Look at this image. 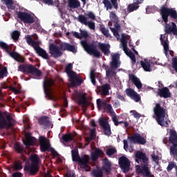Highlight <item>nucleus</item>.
I'll use <instances>...</instances> for the list:
<instances>
[{
    "mask_svg": "<svg viewBox=\"0 0 177 177\" xmlns=\"http://www.w3.org/2000/svg\"><path fill=\"white\" fill-rule=\"evenodd\" d=\"M115 153H117V149H115V148H109L106 149V156H109V157H110V156H113Z\"/></svg>",
    "mask_w": 177,
    "mask_h": 177,
    "instance_id": "nucleus-54",
    "label": "nucleus"
},
{
    "mask_svg": "<svg viewBox=\"0 0 177 177\" xmlns=\"http://www.w3.org/2000/svg\"><path fill=\"white\" fill-rule=\"evenodd\" d=\"M136 162L138 164H147L149 162V158L147 157L146 154L140 151H137L136 153Z\"/></svg>",
    "mask_w": 177,
    "mask_h": 177,
    "instance_id": "nucleus-20",
    "label": "nucleus"
},
{
    "mask_svg": "<svg viewBox=\"0 0 177 177\" xmlns=\"http://www.w3.org/2000/svg\"><path fill=\"white\" fill-rule=\"evenodd\" d=\"M10 56L12 57V59H15L16 62H18L19 63H24L26 62V59L23 57L20 54H19L17 52H11L10 53Z\"/></svg>",
    "mask_w": 177,
    "mask_h": 177,
    "instance_id": "nucleus-31",
    "label": "nucleus"
},
{
    "mask_svg": "<svg viewBox=\"0 0 177 177\" xmlns=\"http://www.w3.org/2000/svg\"><path fill=\"white\" fill-rule=\"evenodd\" d=\"M171 26H169L168 23H165V31L166 34H171L172 32L173 35H176V38H177V26L176 24L174 22H171Z\"/></svg>",
    "mask_w": 177,
    "mask_h": 177,
    "instance_id": "nucleus-23",
    "label": "nucleus"
},
{
    "mask_svg": "<svg viewBox=\"0 0 177 177\" xmlns=\"http://www.w3.org/2000/svg\"><path fill=\"white\" fill-rule=\"evenodd\" d=\"M8 75V69L4 67L1 71H0V78H5Z\"/></svg>",
    "mask_w": 177,
    "mask_h": 177,
    "instance_id": "nucleus-56",
    "label": "nucleus"
},
{
    "mask_svg": "<svg viewBox=\"0 0 177 177\" xmlns=\"http://www.w3.org/2000/svg\"><path fill=\"white\" fill-rule=\"evenodd\" d=\"M172 67L177 73V57H174L172 59Z\"/></svg>",
    "mask_w": 177,
    "mask_h": 177,
    "instance_id": "nucleus-61",
    "label": "nucleus"
},
{
    "mask_svg": "<svg viewBox=\"0 0 177 177\" xmlns=\"http://www.w3.org/2000/svg\"><path fill=\"white\" fill-rule=\"evenodd\" d=\"M160 41L163 46L165 52H168V50H169V44H168V40H164L162 38V35H160Z\"/></svg>",
    "mask_w": 177,
    "mask_h": 177,
    "instance_id": "nucleus-43",
    "label": "nucleus"
},
{
    "mask_svg": "<svg viewBox=\"0 0 177 177\" xmlns=\"http://www.w3.org/2000/svg\"><path fill=\"white\" fill-rule=\"evenodd\" d=\"M71 156L73 161L78 162L80 168H82V169H84L86 172L91 171L89 157L87 155L80 157L78 149H75L71 151Z\"/></svg>",
    "mask_w": 177,
    "mask_h": 177,
    "instance_id": "nucleus-2",
    "label": "nucleus"
},
{
    "mask_svg": "<svg viewBox=\"0 0 177 177\" xmlns=\"http://www.w3.org/2000/svg\"><path fill=\"white\" fill-rule=\"evenodd\" d=\"M87 16L91 20H96V16H95V14H93V12H92L91 11L87 13Z\"/></svg>",
    "mask_w": 177,
    "mask_h": 177,
    "instance_id": "nucleus-64",
    "label": "nucleus"
},
{
    "mask_svg": "<svg viewBox=\"0 0 177 177\" xmlns=\"http://www.w3.org/2000/svg\"><path fill=\"white\" fill-rule=\"evenodd\" d=\"M111 68L117 69L121 66V62H120V54H115L112 55V61L110 62Z\"/></svg>",
    "mask_w": 177,
    "mask_h": 177,
    "instance_id": "nucleus-26",
    "label": "nucleus"
},
{
    "mask_svg": "<svg viewBox=\"0 0 177 177\" xmlns=\"http://www.w3.org/2000/svg\"><path fill=\"white\" fill-rule=\"evenodd\" d=\"M101 95L103 96H107L110 95L109 91L111 89L110 84H105L101 86Z\"/></svg>",
    "mask_w": 177,
    "mask_h": 177,
    "instance_id": "nucleus-34",
    "label": "nucleus"
},
{
    "mask_svg": "<svg viewBox=\"0 0 177 177\" xmlns=\"http://www.w3.org/2000/svg\"><path fill=\"white\" fill-rule=\"evenodd\" d=\"M102 168L106 174H110L111 172V162H109V158H105L103 160Z\"/></svg>",
    "mask_w": 177,
    "mask_h": 177,
    "instance_id": "nucleus-32",
    "label": "nucleus"
},
{
    "mask_svg": "<svg viewBox=\"0 0 177 177\" xmlns=\"http://www.w3.org/2000/svg\"><path fill=\"white\" fill-rule=\"evenodd\" d=\"M15 127V119L11 115L8 114L6 116L0 111V129H10Z\"/></svg>",
    "mask_w": 177,
    "mask_h": 177,
    "instance_id": "nucleus-6",
    "label": "nucleus"
},
{
    "mask_svg": "<svg viewBox=\"0 0 177 177\" xmlns=\"http://www.w3.org/2000/svg\"><path fill=\"white\" fill-rule=\"evenodd\" d=\"M26 42L27 44H28V45H31V44L32 43H35V41H34L32 39V38H31V36L28 35L27 37H26Z\"/></svg>",
    "mask_w": 177,
    "mask_h": 177,
    "instance_id": "nucleus-63",
    "label": "nucleus"
},
{
    "mask_svg": "<svg viewBox=\"0 0 177 177\" xmlns=\"http://www.w3.org/2000/svg\"><path fill=\"white\" fill-rule=\"evenodd\" d=\"M119 165L124 174L129 172V168L131 167V161L126 156H121L119 158Z\"/></svg>",
    "mask_w": 177,
    "mask_h": 177,
    "instance_id": "nucleus-14",
    "label": "nucleus"
},
{
    "mask_svg": "<svg viewBox=\"0 0 177 177\" xmlns=\"http://www.w3.org/2000/svg\"><path fill=\"white\" fill-rule=\"evenodd\" d=\"M99 124L103 129L104 135L110 136V135H111V127H110V124H109V120L104 118H100Z\"/></svg>",
    "mask_w": 177,
    "mask_h": 177,
    "instance_id": "nucleus-12",
    "label": "nucleus"
},
{
    "mask_svg": "<svg viewBox=\"0 0 177 177\" xmlns=\"http://www.w3.org/2000/svg\"><path fill=\"white\" fill-rule=\"evenodd\" d=\"M166 112L167 109L161 106V104H156V106L153 108V113L156 117V122L158 125H160V127H165V128H168V127H169V124L167 121H165Z\"/></svg>",
    "mask_w": 177,
    "mask_h": 177,
    "instance_id": "nucleus-3",
    "label": "nucleus"
},
{
    "mask_svg": "<svg viewBox=\"0 0 177 177\" xmlns=\"http://www.w3.org/2000/svg\"><path fill=\"white\" fill-rule=\"evenodd\" d=\"M136 171L143 175V176H151V171H150V168H149V162L137 165Z\"/></svg>",
    "mask_w": 177,
    "mask_h": 177,
    "instance_id": "nucleus-16",
    "label": "nucleus"
},
{
    "mask_svg": "<svg viewBox=\"0 0 177 177\" xmlns=\"http://www.w3.org/2000/svg\"><path fill=\"white\" fill-rule=\"evenodd\" d=\"M127 138L130 143H134V145H146L147 142L146 138L142 137L139 133H135L133 136H128Z\"/></svg>",
    "mask_w": 177,
    "mask_h": 177,
    "instance_id": "nucleus-13",
    "label": "nucleus"
},
{
    "mask_svg": "<svg viewBox=\"0 0 177 177\" xmlns=\"http://www.w3.org/2000/svg\"><path fill=\"white\" fill-rule=\"evenodd\" d=\"M60 48L61 50H67L68 52H72V53H77L78 51L75 45L70 44L69 43H62L60 44Z\"/></svg>",
    "mask_w": 177,
    "mask_h": 177,
    "instance_id": "nucleus-25",
    "label": "nucleus"
},
{
    "mask_svg": "<svg viewBox=\"0 0 177 177\" xmlns=\"http://www.w3.org/2000/svg\"><path fill=\"white\" fill-rule=\"evenodd\" d=\"M14 169L15 171H20L21 169H23V162L20 160H17L14 163Z\"/></svg>",
    "mask_w": 177,
    "mask_h": 177,
    "instance_id": "nucleus-48",
    "label": "nucleus"
},
{
    "mask_svg": "<svg viewBox=\"0 0 177 177\" xmlns=\"http://www.w3.org/2000/svg\"><path fill=\"white\" fill-rule=\"evenodd\" d=\"M86 26H88L90 30H95V22L93 21H88Z\"/></svg>",
    "mask_w": 177,
    "mask_h": 177,
    "instance_id": "nucleus-62",
    "label": "nucleus"
},
{
    "mask_svg": "<svg viewBox=\"0 0 177 177\" xmlns=\"http://www.w3.org/2000/svg\"><path fill=\"white\" fill-rule=\"evenodd\" d=\"M77 21L81 23V24L86 26L88 23V18L84 15H79Z\"/></svg>",
    "mask_w": 177,
    "mask_h": 177,
    "instance_id": "nucleus-46",
    "label": "nucleus"
},
{
    "mask_svg": "<svg viewBox=\"0 0 177 177\" xmlns=\"http://www.w3.org/2000/svg\"><path fill=\"white\" fill-rule=\"evenodd\" d=\"M88 35L86 30L80 31V39H82V38H88Z\"/></svg>",
    "mask_w": 177,
    "mask_h": 177,
    "instance_id": "nucleus-60",
    "label": "nucleus"
},
{
    "mask_svg": "<svg viewBox=\"0 0 177 177\" xmlns=\"http://www.w3.org/2000/svg\"><path fill=\"white\" fill-rule=\"evenodd\" d=\"M68 5L72 9H77L81 6V3L78 0H69Z\"/></svg>",
    "mask_w": 177,
    "mask_h": 177,
    "instance_id": "nucleus-39",
    "label": "nucleus"
},
{
    "mask_svg": "<svg viewBox=\"0 0 177 177\" xmlns=\"http://www.w3.org/2000/svg\"><path fill=\"white\" fill-rule=\"evenodd\" d=\"M176 163H175V162H171L170 163H169L167 167V172H171V171H172V169H174V168H175V169H176Z\"/></svg>",
    "mask_w": 177,
    "mask_h": 177,
    "instance_id": "nucleus-53",
    "label": "nucleus"
},
{
    "mask_svg": "<svg viewBox=\"0 0 177 177\" xmlns=\"http://www.w3.org/2000/svg\"><path fill=\"white\" fill-rule=\"evenodd\" d=\"M36 53H37L39 56H40L41 57H42V59H44L45 60H49L50 59L48 53H46V51L41 47H38L36 48Z\"/></svg>",
    "mask_w": 177,
    "mask_h": 177,
    "instance_id": "nucleus-30",
    "label": "nucleus"
},
{
    "mask_svg": "<svg viewBox=\"0 0 177 177\" xmlns=\"http://www.w3.org/2000/svg\"><path fill=\"white\" fill-rule=\"evenodd\" d=\"M109 17L113 21V23H120V20L118 19V17L114 13V12H111L109 14Z\"/></svg>",
    "mask_w": 177,
    "mask_h": 177,
    "instance_id": "nucleus-51",
    "label": "nucleus"
},
{
    "mask_svg": "<svg viewBox=\"0 0 177 177\" xmlns=\"http://www.w3.org/2000/svg\"><path fill=\"white\" fill-rule=\"evenodd\" d=\"M125 93L127 96L131 98L132 100H134L136 103L140 102L141 97L140 95L133 90V88H128L125 90Z\"/></svg>",
    "mask_w": 177,
    "mask_h": 177,
    "instance_id": "nucleus-19",
    "label": "nucleus"
},
{
    "mask_svg": "<svg viewBox=\"0 0 177 177\" xmlns=\"http://www.w3.org/2000/svg\"><path fill=\"white\" fill-rule=\"evenodd\" d=\"M19 71L24 73V74H31L35 77H41L42 72L37 67L31 64H21L18 66Z\"/></svg>",
    "mask_w": 177,
    "mask_h": 177,
    "instance_id": "nucleus-8",
    "label": "nucleus"
},
{
    "mask_svg": "<svg viewBox=\"0 0 177 177\" xmlns=\"http://www.w3.org/2000/svg\"><path fill=\"white\" fill-rule=\"evenodd\" d=\"M169 143L170 145H177V133L176 131L174 129H170Z\"/></svg>",
    "mask_w": 177,
    "mask_h": 177,
    "instance_id": "nucleus-29",
    "label": "nucleus"
},
{
    "mask_svg": "<svg viewBox=\"0 0 177 177\" xmlns=\"http://www.w3.org/2000/svg\"><path fill=\"white\" fill-rule=\"evenodd\" d=\"M0 48H1V49H3V50H6V52H7L8 55H10V53H12V52H10V50L9 49V46L3 41H0Z\"/></svg>",
    "mask_w": 177,
    "mask_h": 177,
    "instance_id": "nucleus-49",
    "label": "nucleus"
},
{
    "mask_svg": "<svg viewBox=\"0 0 177 177\" xmlns=\"http://www.w3.org/2000/svg\"><path fill=\"white\" fill-rule=\"evenodd\" d=\"M160 16H162L164 23H168V17H169V16L171 19L176 20L177 12L176 10L174 8H167L166 6H162L160 8Z\"/></svg>",
    "mask_w": 177,
    "mask_h": 177,
    "instance_id": "nucleus-9",
    "label": "nucleus"
},
{
    "mask_svg": "<svg viewBox=\"0 0 177 177\" xmlns=\"http://www.w3.org/2000/svg\"><path fill=\"white\" fill-rule=\"evenodd\" d=\"M170 156L177 160V145H172L169 148Z\"/></svg>",
    "mask_w": 177,
    "mask_h": 177,
    "instance_id": "nucleus-41",
    "label": "nucleus"
},
{
    "mask_svg": "<svg viewBox=\"0 0 177 177\" xmlns=\"http://www.w3.org/2000/svg\"><path fill=\"white\" fill-rule=\"evenodd\" d=\"M50 122L49 120H48V116H42L38 120V124L43 127H49Z\"/></svg>",
    "mask_w": 177,
    "mask_h": 177,
    "instance_id": "nucleus-38",
    "label": "nucleus"
},
{
    "mask_svg": "<svg viewBox=\"0 0 177 177\" xmlns=\"http://www.w3.org/2000/svg\"><path fill=\"white\" fill-rule=\"evenodd\" d=\"M157 95L158 96H160V97H164V99H168V97H171L172 95L168 87H162L161 88H158Z\"/></svg>",
    "mask_w": 177,
    "mask_h": 177,
    "instance_id": "nucleus-24",
    "label": "nucleus"
},
{
    "mask_svg": "<svg viewBox=\"0 0 177 177\" xmlns=\"http://www.w3.org/2000/svg\"><path fill=\"white\" fill-rule=\"evenodd\" d=\"M157 12V7L156 6H148L146 8V13L150 15V13H156Z\"/></svg>",
    "mask_w": 177,
    "mask_h": 177,
    "instance_id": "nucleus-47",
    "label": "nucleus"
},
{
    "mask_svg": "<svg viewBox=\"0 0 177 177\" xmlns=\"http://www.w3.org/2000/svg\"><path fill=\"white\" fill-rule=\"evenodd\" d=\"M78 104L82 105V107H88L91 104L89 102H88V100H86V97L84 95V94H80L79 95V100H78Z\"/></svg>",
    "mask_w": 177,
    "mask_h": 177,
    "instance_id": "nucleus-33",
    "label": "nucleus"
},
{
    "mask_svg": "<svg viewBox=\"0 0 177 177\" xmlns=\"http://www.w3.org/2000/svg\"><path fill=\"white\" fill-rule=\"evenodd\" d=\"M62 50H63L60 48V44L59 46H57L56 44H51L49 46V53L55 59H57L58 57L63 56V52Z\"/></svg>",
    "mask_w": 177,
    "mask_h": 177,
    "instance_id": "nucleus-15",
    "label": "nucleus"
},
{
    "mask_svg": "<svg viewBox=\"0 0 177 177\" xmlns=\"http://www.w3.org/2000/svg\"><path fill=\"white\" fill-rule=\"evenodd\" d=\"M141 67H142L143 70L147 72L151 71V66L150 65V61L145 59L144 61H140Z\"/></svg>",
    "mask_w": 177,
    "mask_h": 177,
    "instance_id": "nucleus-35",
    "label": "nucleus"
},
{
    "mask_svg": "<svg viewBox=\"0 0 177 177\" xmlns=\"http://www.w3.org/2000/svg\"><path fill=\"white\" fill-rule=\"evenodd\" d=\"M14 149L19 154H23V153H24V147L19 142H15L14 145Z\"/></svg>",
    "mask_w": 177,
    "mask_h": 177,
    "instance_id": "nucleus-42",
    "label": "nucleus"
},
{
    "mask_svg": "<svg viewBox=\"0 0 177 177\" xmlns=\"http://www.w3.org/2000/svg\"><path fill=\"white\" fill-rule=\"evenodd\" d=\"M30 164L28 163L25 165L24 170L28 172L31 176H35L36 174L39 172V165H41V158L39 156L35 153L30 156Z\"/></svg>",
    "mask_w": 177,
    "mask_h": 177,
    "instance_id": "nucleus-1",
    "label": "nucleus"
},
{
    "mask_svg": "<svg viewBox=\"0 0 177 177\" xmlns=\"http://www.w3.org/2000/svg\"><path fill=\"white\" fill-rule=\"evenodd\" d=\"M17 17L26 24H32L34 23V17L28 12L19 11L17 12Z\"/></svg>",
    "mask_w": 177,
    "mask_h": 177,
    "instance_id": "nucleus-17",
    "label": "nucleus"
},
{
    "mask_svg": "<svg viewBox=\"0 0 177 177\" xmlns=\"http://www.w3.org/2000/svg\"><path fill=\"white\" fill-rule=\"evenodd\" d=\"M107 106V101L101 99L97 100V106L98 110H106V106Z\"/></svg>",
    "mask_w": 177,
    "mask_h": 177,
    "instance_id": "nucleus-37",
    "label": "nucleus"
},
{
    "mask_svg": "<svg viewBox=\"0 0 177 177\" xmlns=\"http://www.w3.org/2000/svg\"><path fill=\"white\" fill-rule=\"evenodd\" d=\"M81 45L84 48V50L89 55H93L94 57H100V51L97 50L95 44H88L86 40H83L81 41Z\"/></svg>",
    "mask_w": 177,
    "mask_h": 177,
    "instance_id": "nucleus-10",
    "label": "nucleus"
},
{
    "mask_svg": "<svg viewBox=\"0 0 177 177\" xmlns=\"http://www.w3.org/2000/svg\"><path fill=\"white\" fill-rule=\"evenodd\" d=\"M100 31L103 34V35L106 36V38H109V37H110L109 29L106 28L104 26H101Z\"/></svg>",
    "mask_w": 177,
    "mask_h": 177,
    "instance_id": "nucleus-52",
    "label": "nucleus"
},
{
    "mask_svg": "<svg viewBox=\"0 0 177 177\" xmlns=\"http://www.w3.org/2000/svg\"><path fill=\"white\" fill-rule=\"evenodd\" d=\"M23 143L27 149L31 147V146H35L37 143V138L31 136V133H28L25 136L24 139L23 140Z\"/></svg>",
    "mask_w": 177,
    "mask_h": 177,
    "instance_id": "nucleus-18",
    "label": "nucleus"
},
{
    "mask_svg": "<svg viewBox=\"0 0 177 177\" xmlns=\"http://www.w3.org/2000/svg\"><path fill=\"white\" fill-rule=\"evenodd\" d=\"M74 136H75V135L71 133L63 134L62 140L65 142V143H68V142L74 140Z\"/></svg>",
    "mask_w": 177,
    "mask_h": 177,
    "instance_id": "nucleus-40",
    "label": "nucleus"
},
{
    "mask_svg": "<svg viewBox=\"0 0 177 177\" xmlns=\"http://www.w3.org/2000/svg\"><path fill=\"white\" fill-rule=\"evenodd\" d=\"M39 143L41 153L50 151L54 157H59L60 156L55 149L50 147V144L46 140V138L44 136H40L39 137Z\"/></svg>",
    "mask_w": 177,
    "mask_h": 177,
    "instance_id": "nucleus-7",
    "label": "nucleus"
},
{
    "mask_svg": "<svg viewBox=\"0 0 177 177\" xmlns=\"http://www.w3.org/2000/svg\"><path fill=\"white\" fill-rule=\"evenodd\" d=\"M95 132H96V129H93L90 130V137L87 139L88 142H91V140H93Z\"/></svg>",
    "mask_w": 177,
    "mask_h": 177,
    "instance_id": "nucleus-57",
    "label": "nucleus"
},
{
    "mask_svg": "<svg viewBox=\"0 0 177 177\" xmlns=\"http://www.w3.org/2000/svg\"><path fill=\"white\" fill-rule=\"evenodd\" d=\"M144 0H133V3H129L127 6V10L128 13H132V12H135L138 10L139 8H140V4L143 3Z\"/></svg>",
    "mask_w": 177,
    "mask_h": 177,
    "instance_id": "nucleus-21",
    "label": "nucleus"
},
{
    "mask_svg": "<svg viewBox=\"0 0 177 177\" xmlns=\"http://www.w3.org/2000/svg\"><path fill=\"white\" fill-rule=\"evenodd\" d=\"M94 177H103V171L101 169H95L92 171Z\"/></svg>",
    "mask_w": 177,
    "mask_h": 177,
    "instance_id": "nucleus-50",
    "label": "nucleus"
},
{
    "mask_svg": "<svg viewBox=\"0 0 177 177\" xmlns=\"http://www.w3.org/2000/svg\"><path fill=\"white\" fill-rule=\"evenodd\" d=\"M112 121L114 122V125H115V127H118L120 124H122V122H124V121L118 122V119H117V115L112 118Z\"/></svg>",
    "mask_w": 177,
    "mask_h": 177,
    "instance_id": "nucleus-59",
    "label": "nucleus"
},
{
    "mask_svg": "<svg viewBox=\"0 0 177 177\" xmlns=\"http://www.w3.org/2000/svg\"><path fill=\"white\" fill-rule=\"evenodd\" d=\"M129 80H131L133 84L138 88V89H142V86H143V84H142V82H140V80L135 75L131 74L129 75Z\"/></svg>",
    "mask_w": 177,
    "mask_h": 177,
    "instance_id": "nucleus-28",
    "label": "nucleus"
},
{
    "mask_svg": "<svg viewBox=\"0 0 177 177\" xmlns=\"http://www.w3.org/2000/svg\"><path fill=\"white\" fill-rule=\"evenodd\" d=\"M53 85H55V80L53 79H45L43 82V89L46 99L56 102V97H55L53 93H52V86Z\"/></svg>",
    "mask_w": 177,
    "mask_h": 177,
    "instance_id": "nucleus-5",
    "label": "nucleus"
},
{
    "mask_svg": "<svg viewBox=\"0 0 177 177\" xmlns=\"http://www.w3.org/2000/svg\"><path fill=\"white\" fill-rule=\"evenodd\" d=\"M117 73L115 71H113L112 69H109L108 71H106V75L109 78H111L115 75Z\"/></svg>",
    "mask_w": 177,
    "mask_h": 177,
    "instance_id": "nucleus-55",
    "label": "nucleus"
},
{
    "mask_svg": "<svg viewBox=\"0 0 177 177\" xmlns=\"http://www.w3.org/2000/svg\"><path fill=\"white\" fill-rule=\"evenodd\" d=\"M110 1L104 0L102 1V3H104L106 10H111V9H113V6L117 10V9H118V2H120V0H110Z\"/></svg>",
    "mask_w": 177,
    "mask_h": 177,
    "instance_id": "nucleus-22",
    "label": "nucleus"
},
{
    "mask_svg": "<svg viewBox=\"0 0 177 177\" xmlns=\"http://www.w3.org/2000/svg\"><path fill=\"white\" fill-rule=\"evenodd\" d=\"M121 42L123 46V50H124V53H126V55H127V56L130 57L133 64H135V63H136V57L135 56V54L132 53V51L131 50L128 51V46H127L128 41H127V36L124 35L122 36Z\"/></svg>",
    "mask_w": 177,
    "mask_h": 177,
    "instance_id": "nucleus-11",
    "label": "nucleus"
},
{
    "mask_svg": "<svg viewBox=\"0 0 177 177\" xmlns=\"http://www.w3.org/2000/svg\"><path fill=\"white\" fill-rule=\"evenodd\" d=\"M105 110L106 111V113H109L111 114L112 118L113 117H115L116 115L115 112L114 111V109H113V106L110 104H106V106H105Z\"/></svg>",
    "mask_w": 177,
    "mask_h": 177,
    "instance_id": "nucleus-44",
    "label": "nucleus"
},
{
    "mask_svg": "<svg viewBox=\"0 0 177 177\" xmlns=\"http://www.w3.org/2000/svg\"><path fill=\"white\" fill-rule=\"evenodd\" d=\"M130 113L132 114V115L134 117V118H136L137 120H139L142 115L140 113H138V111L135 110L130 111Z\"/></svg>",
    "mask_w": 177,
    "mask_h": 177,
    "instance_id": "nucleus-58",
    "label": "nucleus"
},
{
    "mask_svg": "<svg viewBox=\"0 0 177 177\" xmlns=\"http://www.w3.org/2000/svg\"><path fill=\"white\" fill-rule=\"evenodd\" d=\"M65 73H66L73 86H80L83 82V80L77 77V73L73 71V64L66 65Z\"/></svg>",
    "mask_w": 177,
    "mask_h": 177,
    "instance_id": "nucleus-4",
    "label": "nucleus"
},
{
    "mask_svg": "<svg viewBox=\"0 0 177 177\" xmlns=\"http://www.w3.org/2000/svg\"><path fill=\"white\" fill-rule=\"evenodd\" d=\"M98 48L105 55L109 56L110 55V44L104 43H98Z\"/></svg>",
    "mask_w": 177,
    "mask_h": 177,
    "instance_id": "nucleus-27",
    "label": "nucleus"
},
{
    "mask_svg": "<svg viewBox=\"0 0 177 177\" xmlns=\"http://www.w3.org/2000/svg\"><path fill=\"white\" fill-rule=\"evenodd\" d=\"M11 38L14 42H17L19 38H20V32L19 30H14L11 33Z\"/></svg>",
    "mask_w": 177,
    "mask_h": 177,
    "instance_id": "nucleus-45",
    "label": "nucleus"
},
{
    "mask_svg": "<svg viewBox=\"0 0 177 177\" xmlns=\"http://www.w3.org/2000/svg\"><path fill=\"white\" fill-rule=\"evenodd\" d=\"M103 154H104V153L101 149H95V151L91 153V160L93 161H97L99 156H102Z\"/></svg>",
    "mask_w": 177,
    "mask_h": 177,
    "instance_id": "nucleus-36",
    "label": "nucleus"
}]
</instances>
